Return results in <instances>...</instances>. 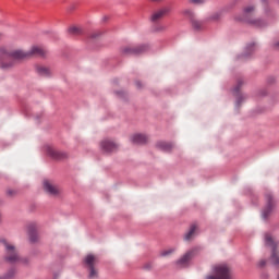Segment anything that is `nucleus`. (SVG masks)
I'll list each match as a JSON object with an SVG mask.
<instances>
[{"label": "nucleus", "mask_w": 279, "mask_h": 279, "mask_svg": "<svg viewBox=\"0 0 279 279\" xmlns=\"http://www.w3.org/2000/svg\"><path fill=\"white\" fill-rule=\"evenodd\" d=\"M243 80H239L236 85L233 88V95L236 97V106H241L242 101H245L247 99V95L241 94V88L243 87Z\"/></svg>", "instance_id": "nucleus-8"}, {"label": "nucleus", "mask_w": 279, "mask_h": 279, "mask_svg": "<svg viewBox=\"0 0 279 279\" xmlns=\"http://www.w3.org/2000/svg\"><path fill=\"white\" fill-rule=\"evenodd\" d=\"M182 14L190 19V21H193L195 19V13L191 9H185L182 11Z\"/></svg>", "instance_id": "nucleus-18"}, {"label": "nucleus", "mask_w": 279, "mask_h": 279, "mask_svg": "<svg viewBox=\"0 0 279 279\" xmlns=\"http://www.w3.org/2000/svg\"><path fill=\"white\" fill-rule=\"evenodd\" d=\"M0 53L2 68L10 69V66H14L16 62H21V60H27V58H46L47 49H45L43 46H33L28 51L21 49L1 48Z\"/></svg>", "instance_id": "nucleus-1"}, {"label": "nucleus", "mask_w": 279, "mask_h": 279, "mask_svg": "<svg viewBox=\"0 0 279 279\" xmlns=\"http://www.w3.org/2000/svg\"><path fill=\"white\" fill-rule=\"evenodd\" d=\"M250 23L255 25V27H265V23H263L260 20H251Z\"/></svg>", "instance_id": "nucleus-25"}, {"label": "nucleus", "mask_w": 279, "mask_h": 279, "mask_svg": "<svg viewBox=\"0 0 279 279\" xmlns=\"http://www.w3.org/2000/svg\"><path fill=\"white\" fill-rule=\"evenodd\" d=\"M44 191H46L48 195H52V197H58L60 194V187L49 180L44 181Z\"/></svg>", "instance_id": "nucleus-9"}, {"label": "nucleus", "mask_w": 279, "mask_h": 279, "mask_svg": "<svg viewBox=\"0 0 279 279\" xmlns=\"http://www.w3.org/2000/svg\"><path fill=\"white\" fill-rule=\"evenodd\" d=\"M48 155L52 158H60V153H58L56 149L48 147Z\"/></svg>", "instance_id": "nucleus-22"}, {"label": "nucleus", "mask_w": 279, "mask_h": 279, "mask_svg": "<svg viewBox=\"0 0 279 279\" xmlns=\"http://www.w3.org/2000/svg\"><path fill=\"white\" fill-rule=\"evenodd\" d=\"M276 47H279V43H278V44H276Z\"/></svg>", "instance_id": "nucleus-31"}, {"label": "nucleus", "mask_w": 279, "mask_h": 279, "mask_svg": "<svg viewBox=\"0 0 279 279\" xmlns=\"http://www.w3.org/2000/svg\"><path fill=\"white\" fill-rule=\"evenodd\" d=\"M28 234L32 243L38 241V234H36V223L28 225Z\"/></svg>", "instance_id": "nucleus-15"}, {"label": "nucleus", "mask_w": 279, "mask_h": 279, "mask_svg": "<svg viewBox=\"0 0 279 279\" xmlns=\"http://www.w3.org/2000/svg\"><path fill=\"white\" fill-rule=\"evenodd\" d=\"M175 253V248H168V250H163L159 253V256H161V258H165L167 256H171V254Z\"/></svg>", "instance_id": "nucleus-19"}, {"label": "nucleus", "mask_w": 279, "mask_h": 279, "mask_svg": "<svg viewBox=\"0 0 279 279\" xmlns=\"http://www.w3.org/2000/svg\"><path fill=\"white\" fill-rule=\"evenodd\" d=\"M135 84H136L137 88H141V82H136Z\"/></svg>", "instance_id": "nucleus-29"}, {"label": "nucleus", "mask_w": 279, "mask_h": 279, "mask_svg": "<svg viewBox=\"0 0 279 279\" xmlns=\"http://www.w3.org/2000/svg\"><path fill=\"white\" fill-rule=\"evenodd\" d=\"M0 245H3L5 252V260L8 263H23L21 255H19V251L14 244L5 239L0 240Z\"/></svg>", "instance_id": "nucleus-3"}, {"label": "nucleus", "mask_w": 279, "mask_h": 279, "mask_svg": "<svg viewBox=\"0 0 279 279\" xmlns=\"http://www.w3.org/2000/svg\"><path fill=\"white\" fill-rule=\"evenodd\" d=\"M14 276H16V270L11 269L8 271V274L4 275V277H2L0 279H12V278H14Z\"/></svg>", "instance_id": "nucleus-23"}, {"label": "nucleus", "mask_w": 279, "mask_h": 279, "mask_svg": "<svg viewBox=\"0 0 279 279\" xmlns=\"http://www.w3.org/2000/svg\"><path fill=\"white\" fill-rule=\"evenodd\" d=\"M83 265L85 269H87L88 279L99 278V268L97 267V265H99V257H97V255L87 254L83 258Z\"/></svg>", "instance_id": "nucleus-2"}, {"label": "nucleus", "mask_w": 279, "mask_h": 279, "mask_svg": "<svg viewBox=\"0 0 279 279\" xmlns=\"http://www.w3.org/2000/svg\"><path fill=\"white\" fill-rule=\"evenodd\" d=\"M263 1V3H267V0H262Z\"/></svg>", "instance_id": "nucleus-30"}, {"label": "nucleus", "mask_w": 279, "mask_h": 279, "mask_svg": "<svg viewBox=\"0 0 279 279\" xmlns=\"http://www.w3.org/2000/svg\"><path fill=\"white\" fill-rule=\"evenodd\" d=\"M36 71L41 77H49L51 75V69L45 65H37Z\"/></svg>", "instance_id": "nucleus-14"}, {"label": "nucleus", "mask_w": 279, "mask_h": 279, "mask_svg": "<svg viewBox=\"0 0 279 279\" xmlns=\"http://www.w3.org/2000/svg\"><path fill=\"white\" fill-rule=\"evenodd\" d=\"M265 243L268 247L272 248V253H271V257H270L271 263H274V265H279L278 243L276 242L274 236H271V234H269V233H267L265 235Z\"/></svg>", "instance_id": "nucleus-5"}, {"label": "nucleus", "mask_w": 279, "mask_h": 279, "mask_svg": "<svg viewBox=\"0 0 279 279\" xmlns=\"http://www.w3.org/2000/svg\"><path fill=\"white\" fill-rule=\"evenodd\" d=\"M7 195H9V197H14V195H16V191H14V190H8V191H7Z\"/></svg>", "instance_id": "nucleus-27"}, {"label": "nucleus", "mask_w": 279, "mask_h": 279, "mask_svg": "<svg viewBox=\"0 0 279 279\" xmlns=\"http://www.w3.org/2000/svg\"><path fill=\"white\" fill-rule=\"evenodd\" d=\"M157 146L163 151H171L173 149V144L167 142H159Z\"/></svg>", "instance_id": "nucleus-17"}, {"label": "nucleus", "mask_w": 279, "mask_h": 279, "mask_svg": "<svg viewBox=\"0 0 279 279\" xmlns=\"http://www.w3.org/2000/svg\"><path fill=\"white\" fill-rule=\"evenodd\" d=\"M198 252L199 248H192L187 251L179 260H177V269H184V267H189V264Z\"/></svg>", "instance_id": "nucleus-6"}, {"label": "nucleus", "mask_w": 279, "mask_h": 279, "mask_svg": "<svg viewBox=\"0 0 279 279\" xmlns=\"http://www.w3.org/2000/svg\"><path fill=\"white\" fill-rule=\"evenodd\" d=\"M187 1L192 5H204V3H206V0H187Z\"/></svg>", "instance_id": "nucleus-26"}, {"label": "nucleus", "mask_w": 279, "mask_h": 279, "mask_svg": "<svg viewBox=\"0 0 279 279\" xmlns=\"http://www.w3.org/2000/svg\"><path fill=\"white\" fill-rule=\"evenodd\" d=\"M100 147H101V149H104L108 154H110L112 151H117V149H119V145H117V143H114V142H112L110 140L102 141L100 143Z\"/></svg>", "instance_id": "nucleus-12"}, {"label": "nucleus", "mask_w": 279, "mask_h": 279, "mask_svg": "<svg viewBox=\"0 0 279 279\" xmlns=\"http://www.w3.org/2000/svg\"><path fill=\"white\" fill-rule=\"evenodd\" d=\"M147 141H149V137L145 134L137 133L131 136V142H133L134 145H145Z\"/></svg>", "instance_id": "nucleus-13"}, {"label": "nucleus", "mask_w": 279, "mask_h": 279, "mask_svg": "<svg viewBox=\"0 0 279 279\" xmlns=\"http://www.w3.org/2000/svg\"><path fill=\"white\" fill-rule=\"evenodd\" d=\"M147 51V46L142 45V46H126L122 48V53L124 56H138V53H145Z\"/></svg>", "instance_id": "nucleus-7"}, {"label": "nucleus", "mask_w": 279, "mask_h": 279, "mask_svg": "<svg viewBox=\"0 0 279 279\" xmlns=\"http://www.w3.org/2000/svg\"><path fill=\"white\" fill-rule=\"evenodd\" d=\"M254 7L253 5H248V7H246L245 9H244V14L246 15V16H250V15H252V14H254Z\"/></svg>", "instance_id": "nucleus-24"}, {"label": "nucleus", "mask_w": 279, "mask_h": 279, "mask_svg": "<svg viewBox=\"0 0 279 279\" xmlns=\"http://www.w3.org/2000/svg\"><path fill=\"white\" fill-rule=\"evenodd\" d=\"M69 33L72 34L73 36H78V34H82V28L77 26H71L69 28Z\"/></svg>", "instance_id": "nucleus-20"}, {"label": "nucleus", "mask_w": 279, "mask_h": 279, "mask_svg": "<svg viewBox=\"0 0 279 279\" xmlns=\"http://www.w3.org/2000/svg\"><path fill=\"white\" fill-rule=\"evenodd\" d=\"M169 12H171V9L165 7L153 13L150 21H153V23H158V21H162V19H165Z\"/></svg>", "instance_id": "nucleus-10"}, {"label": "nucleus", "mask_w": 279, "mask_h": 279, "mask_svg": "<svg viewBox=\"0 0 279 279\" xmlns=\"http://www.w3.org/2000/svg\"><path fill=\"white\" fill-rule=\"evenodd\" d=\"M195 232H197V225H191L190 230L185 233V241H191L193 236H195Z\"/></svg>", "instance_id": "nucleus-16"}, {"label": "nucleus", "mask_w": 279, "mask_h": 279, "mask_svg": "<svg viewBox=\"0 0 279 279\" xmlns=\"http://www.w3.org/2000/svg\"><path fill=\"white\" fill-rule=\"evenodd\" d=\"M205 279H232V269L226 264L216 265L213 275L206 276Z\"/></svg>", "instance_id": "nucleus-4"}, {"label": "nucleus", "mask_w": 279, "mask_h": 279, "mask_svg": "<svg viewBox=\"0 0 279 279\" xmlns=\"http://www.w3.org/2000/svg\"><path fill=\"white\" fill-rule=\"evenodd\" d=\"M266 202H267V206L266 208L263 210V218L267 219L269 217V215L271 214V210H274V196H271V194H266L265 195Z\"/></svg>", "instance_id": "nucleus-11"}, {"label": "nucleus", "mask_w": 279, "mask_h": 279, "mask_svg": "<svg viewBox=\"0 0 279 279\" xmlns=\"http://www.w3.org/2000/svg\"><path fill=\"white\" fill-rule=\"evenodd\" d=\"M265 265H267V260H265V259L259 260V263H258L259 267H265Z\"/></svg>", "instance_id": "nucleus-28"}, {"label": "nucleus", "mask_w": 279, "mask_h": 279, "mask_svg": "<svg viewBox=\"0 0 279 279\" xmlns=\"http://www.w3.org/2000/svg\"><path fill=\"white\" fill-rule=\"evenodd\" d=\"M192 26L194 29H202V22H199L197 19L191 20Z\"/></svg>", "instance_id": "nucleus-21"}]
</instances>
